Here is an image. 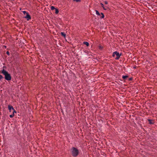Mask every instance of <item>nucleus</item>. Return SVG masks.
<instances>
[{
	"label": "nucleus",
	"instance_id": "nucleus-1",
	"mask_svg": "<svg viewBox=\"0 0 157 157\" xmlns=\"http://www.w3.org/2000/svg\"><path fill=\"white\" fill-rule=\"evenodd\" d=\"M1 73L4 75L5 79L7 81H10L11 80V75L7 71L3 69Z\"/></svg>",
	"mask_w": 157,
	"mask_h": 157
},
{
	"label": "nucleus",
	"instance_id": "nucleus-2",
	"mask_svg": "<svg viewBox=\"0 0 157 157\" xmlns=\"http://www.w3.org/2000/svg\"><path fill=\"white\" fill-rule=\"evenodd\" d=\"M72 154L73 156L75 157L78 155V151L77 149L73 147L72 149Z\"/></svg>",
	"mask_w": 157,
	"mask_h": 157
},
{
	"label": "nucleus",
	"instance_id": "nucleus-3",
	"mask_svg": "<svg viewBox=\"0 0 157 157\" xmlns=\"http://www.w3.org/2000/svg\"><path fill=\"white\" fill-rule=\"evenodd\" d=\"M120 56L119 53L117 51L114 52L113 54V57H115V56H116V57L115 58L116 59H118L120 57Z\"/></svg>",
	"mask_w": 157,
	"mask_h": 157
},
{
	"label": "nucleus",
	"instance_id": "nucleus-4",
	"mask_svg": "<svg viewBox=\"0 0 157 157\" xmlns=\"http://www.w3.org/2000/svg\"><path fill=\"white\" fill-rule=\"evenodd\" d=\"M8 108L10 112H11L12 110H13V113H16V111L13 108L12 106H10V105H9L8 106Z\"/></svg>",
	"mask_w": 157,
	"mask_h": 157
},
{
	"label": "nucleus",
	"instance_id": "nucleus-5",
	"mask_svg": "<svg viewBox=\"0 0 157 157\" xmlns=\"http://www.w3.org/2000/svg\"><path fill=\"white\" fill-rule=\"evenodd\" d=\"M25 18L27 19V21H29L31 18L30 15L28 14V13H26V16L25 17Z\"/></svg>",
	"mask_w": 157,
	"mask_h": 157
},
{
	"label": "nucleus",
	"instance_id": "nucleus-6",
	"mask_svg": "<svg viewBox=\"0 0 157 157\" xmlns=\"http://www.w3.org/2000/svg\"><path fill=\"white\" fill-rule=\"evenodd\" d=\"M100 4L101 6L103 8L104 10H106L108 8V7H107V6H104V5H103V3H100Z\"/></svg>",
	"mask_w": 157,
	"mask_h": 157
},
{
	"label": "nucleus",
	"instance_id": "nucleus-7",
	"mask_svg": "<svg viewBox=\"0 0 157 157\" xmlns=\"http://www.w3.org/2000/svg\"><path fill=\"white\" fill-rule=\"evenodd\" d=\"M148 121L150 124H151L154 123V121L152 120L148 119Z\"/></svg>",
	"mask_w": 157,
	"mask_h": 157
},
{
	"label": "nucleus",
	"instance_id": "nucleus-8",
	"mask_svg": "<svg viewBox=\"0 0 157 157\" xmlns=\"http://www.w3.org/2000/svg\"><path fill=\"white\" fill-rule=\"evenodd\" d=\"M83 44H86L87 46L89 45V44L87 42H84Z\"/></svg>",
	"mask_w": 157,
	"mask_h": 157
},
{
	"label": "nucleus",
	"instance_id": "nucleus-9",
	"mask_svg": "<svg viewBox=\"0 0 157 157\" xmlns=\"http://www.w3.org/2000/svg\"><path fill=\"white\" fill-rule=\"evenodd\" d=\"M15 113H13V114H12L11 115H10V117L11 118H12L14 116V114Z\"/></svg>",
	"mask_w": 157,
	"mask_h": 157
},
{
	"label": "nucleus",
	"instance_id": "nucleus-10",
	"mask_svg": "<svg viewBox=\"0 0 157 157\" xmlns=\"http://www.w3.org/2000/svg\"><path fill=\"white\" fill-rule=\"evenodd\" d=\"M96 14L97 15H98V16L100 15V13L97 10H96Z\"/></svg>",
	"mask_w": 157,
	"mask_h": 157
},
{
	"label": "nucleus",
	"instance_id": "nucleus-11",
	"mask_svg": "<svg viewBox=\"0 0 157 157\" xmlns=\"http://www.w3.org/2000/svg\"><path fill=\"white\" fill-rule=\"evenodd\" d=\"M128 77V76L127 75H124L122 76V78L124 79H125L126 78H127Z\"/></svg>",
	"mask_w": 157,
	"mask_h": 157
},
{
	"label": "nucleus",
	"instance_id": "nucleus-12",
	"mask_svg": "<svg viewBox=\"0 0 157 157\" xmlns=\"http://www.w3.org/2000/svg\"><path fill=\"white\" fill-rule=\"evenodd\" d=\"M61 35L63 36H64V37H65V36H66V34H65V33H63V32H61Z\"/></svg>",
	"mask_w": 157,
	"mask_h": 157
},
{
	"label": "nucleus",
	"instance_id": "nucleus-13",
	"mask_svg": "<svg viewBox=\"0 0 157 157\" xmlns=\"http://www.w3.org/2000/svg\"><path fill=\"white\" fill-rule=\"evenodd\" d=\"M101 18H103L104 17V15L103 13H101Z\"/></svg>",
	"mask_w": 157,
	"mask_h": 157
},
{
	"label": "nucleus",
	"instance_id": "nucleus-14",
	"mask_svg": "<svg viewBox=\"0 0 157 157\" xmlns=\"http://www.w3.org/2000/svg\"><path fill=\"white\" fill-rule=\"evenodd\" d=\"M56 12L55 13L56 14H57L59 13L58 10L57 9H56Z\"/></svg>",
	"mask_w": 157,
	"mask_h": 157
},
{
	"label": "nucleus",
	"instance_id": "nucleus-15",
	"mask_svg": "<svg viewBox=\"0 0 157 157\" xmlns=\"http://www.w3.org/2000/svg\"><path fill=\"white\" fill-rule=\"evenodd\" d=\"M51 10H53L54 9H56L54 6H52L51 7Z\"/></svg>",
	"mask_w": 157,
	"mask_h": 157
},
{
	"label": "nucleus",
	"instance_id": "nucleus-16",
	"mask_svg": "<svg viewBox=\"0 0 157 157\" xmlns=\"http://www.w3.org/2000/svg\"><path fill=\"white\" fill-rule=\"evenodd\" d=\"M99 48L100 50H102L103 48V47L101 46H99Z\"/></svg>",
	"mask_w": 157,
	"mask_h": 157
},
{
	"label": "nucleus",
	"instance_id": "nucleus-17",
	"mask_svg": "<svg viewBox=\"0 0 157 157\" xmlns=\"http://www.w3.org/2000/svg\"><path fill=\"white\" fill-rule=\"evenodd\" d=\"M3 78V77L1 75H0V81Z\"/></svg>",
	"mask_w": 157,
	"mask_h": 157
},
{
	"label": "nucleus",
	"instance_id": "nucleus-18",
	"mask_svg": "<svg viewBox=\"0 0 157 157\" xmlns=\"http://www.w3.org/2000/svg\"><path fill=\"white\" fill-rule=\"evenodd\" d=\"M6 53L8 55H10V53H9V52L8 51L6 52Z\"/></svg>",
	"mask_w": 157,
	"mask_h": 157
},
{
	"label": "nucleus",
	"instance_id": "nucleus-19",
	"mask_svg": "<svg viewBox=\"0 0 157 157\" xmlns=\"http://www.w3.org/2000/svg\"><path fill=\"white\" fill-rule=\"evenodd\" d=\"M74 1H76L77 2H78L80 1V0H73Z\"/></svg>",
	"mask_w": 157,
	"mask_h": 157
},
{
	"label": "nucleus",
	"instance_id": "nucleus-20",
	"mask_svg": "<svg viewBox=\"0 0 157 157\" xmlns=\"http://www.w3.org/2000/svg\"><path fill=\"white\" fill-rule=\"evenodd\" d=\"M105 4H108V3L107 2V1H105Z\"/></svg>",
	"mask_w": 157,
	"mask_h": 157
},
{
	"label": "nucleus",
	"instance_id": "nucleus-21",
	"mask_svg": "<svg viewBox=\"0 0 157 157\" xmlns=\"http://www.w3.org/2000/svg\"><path fill=\"white\" fill-rule=\"evenodd\" d=\"M23 13H24V14H25V13H27L26 12V11H23Z\"/></svg>",
	"mask_w": 157,
	"mask_h": 157
},
{
	"label": "nucleus",
	"instance_id": "nucleus-22",
	"mask_svg": "<svg viewBox=\"0 0 157 157\" xmlns=\"http://www.w3.org/2000/svg\"><path fill=\"white\" fill-rule=\"evenodd\" d=\"M132 80V78H129V80Z\"/></svg>",
	"mask_w": 157,
	"mask_h": 157
}]
</instances>
